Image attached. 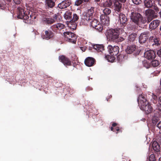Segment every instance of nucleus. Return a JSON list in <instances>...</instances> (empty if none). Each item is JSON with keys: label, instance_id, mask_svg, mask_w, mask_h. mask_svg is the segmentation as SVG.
Returning <instances> with one entry per match:
<instances>
[{"label": "nucleus", "instance_id": "nucleus-1", "mask_svg": "<svg viewBox=\"0 0 161 161\" xmlns=\"http://www.w3.org/2000/svg\"><path fill=\"white\" fill-rule=\"evenodd\" d=\"M121 30L119 29H110L108 30L106 33L107 38L110 41L115 42L123 41L124 39L119 36L120 31Z\"/></svg>", "mask_w": 161, "mask_h": 161}, {"label": "nucleus", "instance_id": "nucleus-2", "mask_svg": "<svg viewBox=\"0 0 161 161\" xmlns=\"http://www.w3.org/2000/svg\"><path fill=\"white\" fill-rule=\"evenodd\" d=\"M17 9V18L19 19H23L25 23L31 24L35 19L38 18V16L35 14L30 15L29 18L27 14H25L24 12V9L20 7L18 8Z\"/></svg>", "mask_w": 161, "mask_h": 161}, {"label": "nucleus", "instance_id": "nucleus-3", "mask_svg": "<svg viewBox=\"0 0 161 161\" xmlns=\"http://www.w3.org/2000/svg\"><path fill=\"white\" fill-rule=\"evenodd\" d=\"M138 102L139 105H140V109L144 111L147 114L151 112L152 107L145 98L144 95L141 94L139 96Z\"/></svg>", "mask_w": 161, "mask_h": 161}, {"label": "nucleus", "instance_id": "nucleus-4", "mask_svg": "<svg viewBox=\"0 0 161 161\" xmlns=\"http://www.w3.org/2000/svg\"><path fill=\"white\" fill-rule=\"evenodd\" d=\"M130 17L131 20L140 27H142V24L146 21L145 19L139 13L132 12Z\"/></svg>", "mask_w": 161, "mask_h": 161}, {"label": "nucleus", "instance_id": "nucleus-5", "mask_svg": "<svg viewBox=\"0 0 161 161\" xmlns=\"http://www.w3.org/2000/svg\"><path fill=\"white\" fill-rule=\"evenodd\" d=\"M64 35L66 41L73 43L76 42L77 37L74 33L68 31L64 33Z\"/></svg>", "mask_w": 161, "mask_h": 161}, {"label": "nucleus", "instance_id": "nucleus-6", "mask_svg": "<svg viewBox=\"0 0 161 161\" xmlns=\"http://www.w3.org/2000/svg\"><path fill=\"white\" fill-rule=\"evenodd\" d=\"M145 14L147 17L148 23L156 17V15L155 14L154 11L151 9L146 10L145 11Z\"/></svg>", "mask_w": 161, "mask_h": 161}, {"label": "nucleus", "instance_id": "nucleus-7", "mask_svg": "<svg viewBox=\"0 0 161 161\" xmlns=\"http://www.w3.org/2000/svg\"><path fill=\"white\" fill-rule=\"evenodd\" d=\"M108 51L111 55H116L119 53V47L117 46H112L109 45L108 47Z\"/></svg>", "mask_w": 161, "mask_h": 161}, {"label": "nucleus", "instance_id": "nucleus-8", "mask_svg": "<svg viewBox=\"0 0 161 161\" xmlns=\"http://www.w3.org/2000/svg\"><path fill=\"white\" fill-rule=\"evenodd\" d=\"M140 50L139 47L135 45L128 46L126 49L127 53L129 54H130L135 51L137 54H138L140 52Z\"/></svg>", "mask_w": 161, "mask_h": 161}, {"label": "nucleus", "instance_id": "nucleus-9", "mask_svg": "<svg viewBox=\"0 0 161 161\" xmlns=\"http://www.w3.org/2000/svg\"><path fill=\"white\" fill-rule=\"evenodd\" d=\"M64 19L67 20V22L69 21L67 24L68 27H69L71 29H74V28H72L70 26L72 23L71 22L72 17L71 12L69 10L66 11L64 14Z\"/></svg>", "mask_w": 161, "mask_h": 161}, {"label": "nucleus", "instance_id": "nucleus-10", "mask_svg": "<svg viewBox=\"0 0 161 161\" xmlns=\"http://www.w3.org/2000/svg\"><path fill=\"white\" fill-rule=\"evenodd\" d=\"M126 0H115L114 3V10L116 12H118L121 11L122 9V4L121 3H124Z\"/></svg>", "mask_w": 161, "mask_h": 161}, {"label": "nucleus", "instance_id": "nucleus-11", "mask_svg": "<svg viewBox=\"0 0 161 161\" xmlns=\"http://www.w3.org/2000/svg\"><path fill=\"white\" fill-rule=\"evenodd\" d=\"M144 57L148 59H153L156 57L155 52L152 50L146 51L144 53Z\"/></svg>", "mask_w": 161, "mask_h": 161}, {"label": "nucleus", "instance_id": "nucleus-12", "mask_svg": "<svg viewBox=\"0 0 161 161\" xmlns=\"http://www.w3.org/2000/svg\"><path fill=\"white\" fill-rule=\"evenodd\" d=\"M149 35L148 32L142 33L139 37V41L140 43H144L148 39Z\"/></svg>", "mask_w": 161, "mask_h": 161}, {"label": "nucleus", "instance_id": "nucleus-13", "mask_svg": "<svg viewBox=\"0 0 161 161\" xmlns=\"http://www.w3.org/2000/svg\"><path fill=\"white\" fill-rule=\"evenodd\" d=\"M94 12V8L91 7L90 9H88L84 16L85 20L87 21L90 20L92 18Z\"/></svg>", "mask_w": 161, "mask_h": 161}, {"label": "nucleus", "instance_id": "nucleus-14", "mask_svg": "<svg viewBox=\"0 0 161 161\" xmlns=\"http://www.w3.org/2000/svg\"><path fill=\"white\" fill-rule=\"evenodd\" d=\"M100 19L103 25L106 26H108L109 25V18L108 16L102 14L100 16Z\"/></svg>", "mask_w": 161, "mask_h": 161}, {"label": "nucleus", "instance_id": "nucleus-15", "mask_svg": "<svg viewBox=\"0 0 161 161\" xmlns=\"http://www.w3.org/2000/svg\"><path fill=\"white\" fill-rule=\"evenodd\" d=\"M70 4V0H65L59 4L58 7L61 9H63L69 6Z\"/></svg>", "mask_w": 161, "mask_h": 161}, {"label": "nucleus", "instance_id": "nucleus-16", "mask_svg": "<svg viewBox=\"0 0 161 161\" xmlns=\"http://www.w3.org/2000/svg\"><path fill=\"white\" fill-rule=\"evenodd\" d=\"M64 25L61 23H57L51 26V29L54 31H57L58 30H61L64 29Z\"/></svg>", "mask_w": 161, "mask_h": 161}, {"label": "nucleus", "instance_id": "nucleus-17", "mask_svg": "<svg viewBox=\"0 0 161 161\" xmlns=\"http://www.w3.org/2000/svg\"><path fill=\"white\" fill-rule=\"evenodd\" d=\"M94 59L90 57L86 58L85 60V65L88 67H91L93 66L94 64Z\"/></svg>", "mask_w": 161, "mask_h": 161}, {"label": "nucleus", "instance_id": "nucleus-18", "mask_svg": "<svg viewBox=\"0 0 161 161\" xmlns=\"http://www.w3.org/2000/svg\"><path fill=\"white\" fill-rule=\"evenodd\" d=\"M127 18L125 15L122 13H120L119 15L118 20L122 25H124L126 22Z\"/></svg>", "mask_w": 161, "mask_h": 161}, {"label": "nucleus", "instance_id": "nucleus-19", "mask_svg": "<svg viewBox=\"0 0 161 161\" xmlns=\"http://www.w3.org/2000/svg\"><path fill=\"white\" fill-rule=\"evenodd\" d=\"M159 20L158 19L154 20L150 24L149 28L152 30L154 29L159 25Z\"/></svg>", "mask_w": 161, "mask_h": 161}, {"label": "nucleus", "instance_id": "nucleus-20", "mask_svg": "<svg viewBox=\"0 0 161 161\" xmlns=\"http://www.w3.org/2000/svg\"><path fill=\"white\" fill-rule=\"evenodd\" d=\"M59 60L66 66L69 65L71 64L69 59L63 55L59 57Z\"/></svg>", "mask_w": 161, "mask_h": 161}, {"label": "nucleus", "instance_id": "nucleus-21", "mask_svg": "<svg viewBox=\"0 0 161 161\" xmlns=\"http://www.w3.org/2000/svg\"><path fill=\"white\" fill-rule=\"evenodd\" d=\"M45 33V34L43 36V39L48 40L52 37L53 36V33L51 31H46Z\"/></svg>", "mask_w": 161, "mask_h": 161}, {"label": "nucleus", "instance_id": "nucleus-22", "mask_svg": "<svg viewBox=\"0 0 161 161\" xmlns=\"http://www.w3.org/2000/svg\"><path fill=\"white\" fill-rule=\"evenodd\" d=\"M45 4L50 8H52L55 5V3L53 0H45Z\"/></svg>", "mask_w": 161, "mask_h": 161}, {"label": "nucleus", "instance_id": "nucleus-23", "mask_svg": "<svg viewBox=\"0 0 161 161\" xmlns=\"http://www.w3.org/2000/svg\"><path fill=\"white\" fill-rule=\"evenodd\" d=\"M93 47L98 52H102L104 49L103 46L101 44H95L93 45Z\"/></svg>", "mask_w": 161, "mask_h": 161}, {"label": "nucleus", "instance_id": "nucleus-24", "mask_svg": "<svg viewBox=\"0 0 161 161\" xmlns=\"http://www.w3.org/2000/svg\"><path fill=\"white\" fill-rule=\"evenodd\" d=\"M152 147L153 149L156 152H158L160 150V146L157 142L155 141L153 142Z\"/></svg>", "mask_w": 161, "mask_h": 161}, {"label": "nucleus", "instance_id": "nucleus-25", "mask_svg": "<svg viewBox=\"0 0 161 161\" xmlns=\"http://www.w3.org/2000/svg\"><path fill=\"white\" fill-rule=\"evenodd\" d=\"M42 21L48 24H52L55 22L54 19L52 18H42Z\"/></svg>", "mask_w": 161, "mask_h": 161}, {"label": "nucleus", "instance_id": "nucleus-26", "mask_svg": "<svg viewBox=\"0 0 161 161\" xmlns=\"http://www.w3.org/2000/svg\"><path fill=\"white\" fill-rule=\"evenodd\" d=\"M112 3L110 0H108L105 2L103 3L101 5L104 7H110L112 5Z\"/></svg>", "mask_w": 161, "mask_h": 161}, {"label": "nucleus", "instance_id": "nucleus-27", "mask_svg": "<svg viewBox=\"0 0 161 161\" xmlns=\"http://www.w3.org/2000/svg\"><path fill=\"white\" fill-rule=\"evenodd\" d=\"M144 4L146 7L150 8L153 5V3L151 0H146L144 1Z\"/></svg>", "mask_w": 161, "mask_h": 161}, {"label": "nucleus", "instance_id": "nucleus-28", "mask_svg": "<svg viewBox=\"0 0 161 161\" xmlns=\"http://www.w3.org/2000/svg\"><path fill=\"white\" fill-rule=\"evenodd\" d=\"M99 22L98 21L97 19H94L90 22V25L92 26L93 28H95L96 26H97V24H99Z\"/></svg>", "mask_w": 161, "mask_h": 161}, {"label": "nucleus", "instance_id": "nucleus-29", "mask_svg": "<svg viewBox=\"0 0 161 161\" xmlns=\"http://www.w3.org/2000/svg\"><path fill=\"white\" fill-rule=\"evenodd\" d=\"M115 56L111 55H107L106 56V57L108 61L113 62L115 59V57H114Z\"/></svg>", "mask_w": 161, "mask_h": 161}, {"label": "nucleus", "instance_id": "nucleus-30", "mask_svg": "<svg viewBox=\"0 0 161 161\" xmlns=\"http://www.w3.org/2000/svg\"><path fill=\"white\" fill-rule=\"evenodd\" d=\"M136 36V34L135 33L131 34L128 36V40L130 42H133L134 41Z\"/></svg>", "mask_w": 161, "mask_h": 161}, {"label": "nucleus", "instance_id": "nucleus-31", "mask_svg": "<svg viewBox=\"0 0 161 161\" xmlns=\"http://www.w3.org/2000/svg\"><path fill=\"white\" fill-rule=\"evenodd\" d=\"M152 65L154 67L158 66L159 64L158 61L156 60H153L151 62Z\"/></svg>", "mask_w": 161, "mask_h": 161}, {"label": "nucleus", "instance_id": "nucleus-32", "mask_svg": "<svg viewBox=\"0 0 161 161\" xmlns=\"http://www.w3.org/2000/svg\"><path fill=\"white\" fill-rule=\"evenodd\" d=\"M89 0H77L75 3V4L76 6H79L83 2H87Z\"/></svg>", "mask_w": 161, "mask_h": 161}, {"label": "nucleus", "instance_id": "nucleus-33", "mask_svg": "<svg viewBox=\"0 0 161 161\" xmlns=\"http://www.w3.org/2000/svg\"><path fill=\"white\" fill-rule=\"evenodd\" d=\"M95 28L99 31L101 32L103 30V28L102 25L99 23V24H97V26H96Z\"/></svg>", "mask_w": 161, "mask_h": 161}, {"label": "nucleus", "instance_id": "nucleus-34", "mask_svg": "<svg viewBox=\"0 0 161 161\" xmlns=\"http://www.w3.org/2000/svg\"><path fill=\"white\" fill-rule=\"evenodd\" d=\"M103 13L104 14V15H109L111 13V10L110 9L108 8H105L103 11Z\"/></svg>", "mask_w": 161, "mask_h": 161}, {"label": "nucleus", "instance_id": "nucleus-35", "mask_svg": "<svg viewBox=\"0 0 161 161\" xmlns=\"http://www.w3.org/2000/svg\"><path fill=\"white\" fill-rule=\"evenodd\" d=\"M79 19V17L76 14H74L73 18L71 19V21L75 22L76 21Z\"/></svg>", "mask_w": 161, "mask_h": 161}, {"label": "nucleus", "instance_id": "nucleus-36", "mask_svg": "<svg viewBox=\"0 0 161 161\" xmlns=\"http://www.w3.org/2000/svg\"><path fill=\"white\" fill-rule=\"evenodd\" d=\"M153 42H154V43L152 44L153 45H155L158 46L159 44V40L157 38L154 39Z\"/></svg>", "mask_w": 161, "mask_h": 161}, {"label": "nucleus", "instance_id": "nucleus-37", "mask_svg": "<svg viewBox=\"0 0 161 161\" xmlns=\"http://www.w3.org/2000/svg\"><path fill=\"white\" fill-rule=\"evenodd\" d=\"M143 65L146 68H148L150 67V64L146 62V61H144L143 62Z\"/></svg>", "mask_w": 161, "mask_h": 161}, {"label": "nucleus", "instance_id": "nucleus-38", "mask_svg": "<svg viewBox=\"0 0 161 161\" xmlns=\"http://www.w3.org/2000/svg\"><path fill=\"white\" fill-rule=\"evenodd\" d=\"M152 97L153 98V99L154 100L153 101V103H156L157 102L156 99H157V97L156 95L153 94V93H152Z\"/></svg>", "mask_w": 161, "mask_h": 161}, {"label": "nucleus", "instance_id": "nucleus-39", "mask_svg": "<svg viewBox=\"0 0 161 161\" xmlns=\"http://www.w3.org/2000/svg\"><path fill=\"white\" fill-rule=\"evenodd\" d=\"M149 161H155V156L153 154H152L150 155L149 158Z\"/></svg>", "mask_w": 161, "mask_h": 161}, {"label": "nucleus", "instance_id": "nucleus-40", "mask_svg": "<svg viewBox=\"0 0 161 161\" xmlns=\"http://www.w3.org/2000/svg\"><path fill=\"white\" fill-rule=\"evenodd\" d=\"M133 3L135 4L138 5L141 3V0H132Z\"/></svg>", "mask_w": 161, "mask_h": 161}, {"label": "nucleus", "instance_id": "nucleus-41", "mask_svg": "<svg viewBox=\"0 0 161 161\" xmlns=\"http://www.w3.org/2000/svg\"><path fill=\"white\" fill-rule=\"evenodd\" d=\"M152 7H153V8L155 10L156 12H158L159 11L158 8L156 5L153 4V5Z\"/></svg>", "mask_w": 161, "mask_h": 161}, {"label": "nucleus", "instance_id": "nucleus-42", "mask_svg": "<svg viewBox=\"0 0 161 161\" xmlns=\"http://www.w3.org/2000/svg\"><path fill=\"white\" fill-rule=\"evenodd\" d=\"M59 15H57L56 14H54L53 16V18L55 19V21L56 20L57 21H58V20H59L60 19L59 18Z\"/></svg>", "mask_w": 161, "mask_h": 161}, {"label": "nucleus", "instance_id": "nucleus-43", "mask_svg": "<svg viewBox=\"0 0 161 161\" xmlns=\"http://www.w3.org/2000/svg\"><path fill=\"white\" fill-rule=\"evenodd\" d=\"M157 108L161 112V104L160 103H158L157 105Z\"/></svg>", "mask_w": 161, "mask_h": 161}, {"label": "nucleus", "instance_id": "nucleus-44", "mask_svg": "<svg viewBox=\"0 0 161 161\" xmlns=\"http://www.w3.org/2000/svg\"><path fill=\"white\" fill-rule=\"evenodd\" d=\"M157 54L159 57H161V48L157 51Z\"/></svg>", "mask_w": 161, "mask_h": 161}, {"label": "nucleus", "instance_id": "nucleus-45", "mask_svg": "<svg viewBox=\"0 0 161 161\" xmlns=\"http://www.w3.org/2000/svg\"><path fill=\"white\" fill-rule=\"evenodd\" d=\"M14 2L17 4H20L22 0H13Z\"/></svg>", "mask_w": 161, "mask_h": 161}, {"label": "nucleus", "instance_id": "nucleus-46", "mask_svg": "<svg viewBox=\"0 0 161 161\" xmlns=\"http://www.w3.org/2000/svg\"><path fill=\"white\" fill-rule=\"evenodd\" d=\"M157 127L161 130V122H159L157 125Z\"/></svg>", "mask_w": 161, "mask_h": 161}, {"label": "nucleus", "instance_id": "nucleus-47", "mask_svg": "<svg viewBox=\"0 0 161 161\" xmlns=\"http://www.w3.org/2000/svg\"><path fill=\"white\" fill-rule=\"evenodd\" d=\"M80 49L83 51H85V49L83 47H81Z\"/></svg>", "mask_w": 161, "mask_h": 161}, {"label": "nucleus", "instance_id": "nucleus-48", "mask_svg": "<svg viewBox=\"0 0 161 161\" xmlns=\"http://www.w3.org/2000/svg\"><path fill=\"white\" fill-rule=\"evenodd\" d=\"M117 125V124L116 123H114L112 124V126L114 127L115 126Z\"/></svg>", "mask_w": 161, "mask_h": 161}, {"label": "nucleus", "instance_id": "nucleus-49", "mask_svg": "<svg viewBox=\"0 0 161 161\" xmlns=\"http://www.w3.org/2000/svg\"><path fill=\"white\" fill-rule=\"evenodd\" d=\"M158 4L161 6V0L158 1Z\"/></svg>", "mask_w": 161, "mask_h": 161}, {"label": "nucleus", "instance_id": "nucleus-50", "mask_svg": "<svg viewBox=\"0 0 161 161\" xmlns=\"http://www.w3.org/2000/svg\"><path fill=\"white\" fill-rule=\"evenodd\" d=\"M35 34L36 35V34L39 35V33L37 31H36V32H35Z\"/></svg>", "mask_w": 161, "mask_h": 161}, {"label": "nucleus", "instance_id": "nucleus-51", "mask_svg": "<svg viewBox=\"0 0 161 161\" xmlns=\"http://www.w3.org/2000/svg\"><path fill=\"white\" fill-rule=\"evenodd\" d=\"M113 129H114L113 127V126L111 127V130L112 131V130H113Z\"/></svg>", "mask_w": 161, "mask_h": 161}, {"label": "nucleus", "instance_id": "nucleus-52", "mask_svg": "<svg viewBox=\"0 0 161 161\" xmlns=\"http://www.w3.org/2000/svg\"><path fill=\"white\" fill-rule=\"evenodd\" d=\"M119 130V129L118 128H117L116 129V130L118 131Z\"/></svg>", "mask_w": 161, "mask_h": 161}, {"label": "nucleus", "instance_id": "nucleus-53", "mask_svg": "<svg viewBox=\"0 0 161 161\" xmlns=\"http://www.w3.org/2000/svg\"><path fill=\"white\" fill-rule=\"evenodd\" d=\"M100 0H95V1L96 2H98L100 1Z\"/></svg>", "mask_w": 161, "mask_h": 161}, {"label": "nucleus", "instance_id": "nucleus-54", "mask_svg": "<svg viewBox=\"0 0 161 161\" xmlns=\"http://www.w3.org/2000/svg\"><path fill=\"white\" fill-rule=\"evenodd\" d=\"M159 14H160V17H161V11H160L159 12Z\"/></svg>", "mask_w": 161, "mask_h": 161}, {"label": "nucleus", "instance_id": "nucleus-55", "mask_svg": "<svg viewBox=\"0 0 161 161\" xmlns=\"http://www.w3.org/2000/svg\"><path fill=\"white\" fill-rule=\"evenodd\" d=\"M121 57V58H122V56H118V57H117V58H118V59H119V57Z\"/></svg>", "mask_w": 161, "mask_h": 161}, {"label": "nucleus", "instance_id": "nucleus-56", "mask_svg": "<svg viewBox=\"0 0 161 161\" xmlns=\"http://www.w3.org/2000/svg\"><path fill=\"white\" fill-rule=\"evenodd\" d=\"M159 161H161V157H160L159 158Z\"/></svg>", "mask_w": 161, "mask_h": 161}, {"label": "nucleus", "instance_id": "nucleus-57", "mask_svg": "<svg viewBox=\"0 0 161 161\" xmlns=\"http://www.w3.org/2000/svg\"><path fill=\"white\" fill-rule=\"evenodd\" d=\"M159 100H160V102H161V96L159 97Z\"/></svg>", "mask_w": 161, "mask_h": 161}, {"label": "nucleus", "instance_id": "nucleus-58", "mask_svg": "<svg viewBox=\"0 0 161 161\" xmlns=\"http://www.w3.org/2000/svg\"><path fill=\"white\" fill-rule=\"evenodd\" d=\"M160 30L161 31V26H160Z\"/></svg>", "mask_w": 161, "mask_h": 161}, {"label": "nucleus", "instance_id": "nucleus-59", "mask_svg": "<svg viewBox=\"0 0 161 161\" xmlns=\"http://www.w3.org/2000/svg\"><path fill=\"white\" fill-rule=\"evenodd\" d=\"M160 84H161V79H160Z\"/></svg>", "mask_w": 161, "mask_h": 161}]
</instances>
